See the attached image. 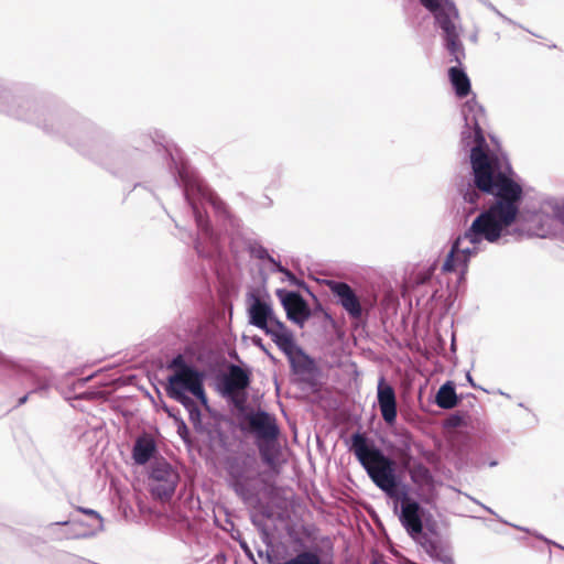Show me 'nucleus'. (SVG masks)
Segmentation results:
<instances>
[{"label": "nucleus", "mask_w": 564, "mask_h": 564, "mask_svg": "<svg viewBox=\"0 0 564 564\" xmlns=\"http://www.w3.org/2000/svg\"><path fill=\"white\" fill-rule=\"evenodd\" d=\"M538 210L564 224V197L544 196L540 199Z\"/></svg>", "instance_id": "f3484780"}, {"label": "nucleus", "mask_w": 564, "mask_h": 564, "mask_svg": "<svg viewBox=\"0 0 564 564\" xmlns=\"http://www.w3.org/2000/svg\"><path fill=\"white\" fill-rule=\"evenodd\" d=\"M167 395L180 402L193 416L196 411L193 399L195 397L203 405H207V397L204 390V375L194 367H183L175 370L167 379Z\"/></svg>", "instance_id": "7ed1b4c3"}, {"label": "nucleus", "mask_w": 564, "mask_h": 564, "mask_svg": "<svg viewBox=\"0 0 564 564\" xmlns=\"http://www.w3.org/2000/svg\"><path fill=\"white\" fill-rule=\"evenodd\" d=\"M82 512L88 514V516H91L94 517L96 520H97V524L98 527H101V518L99 517V514L95 511V510H91V509H83L80 508L79 509Z\"/></svg>", "instance_id": "a878e982"}, {"label": "nucleus", "mask_w": 564, "mask_h": 564, "mask_svg": "<svg viewBox=\"0 0 564 564\" xmlns=\"http://www.w3.org/2000/svg\"><path fill=\"white\" fill-rule=\"evenodd\" d=\"M372 564H386L384 556L379 554H373Z\"/></svg>", "instance_id": "bb28decb"}, {"label": "nucleus", "mask_w": 564, "mask_h": 564, "mask_svg": "<svg viewBox=\"0 0 564 564\" xmlns=\"http://www.w3.org/2000/svg\"><path fill=\"white\" fill-rule=\"evenodd\" d=\"M183 367H189V366L184 361V359H183V357L181 355H178L175 358H173L172 361L169 365V368L173 369L174 371L178 370V369H181Z\"/></svg>", "instance_id": "b1692460"}, {"label": "nucleus", "mask_w": 564, "mask_h": 564, "mask_svg": "<svg viewBox=\"0 0 564 564\" xmlns=\"http://www.w3.org/2000/svg\"><path fill=\"white\" fill-rule=\"evenodd\" d=\"M267 335L272 338L279 349L285 354L294 366L296 358L302 355V351L295 344L292 332L281 322L273 324Z\"/></svg>", "instance_id": "9d476101"}, {"label": "nucleus", "mask_w": 564, "mask_h": 564, "mask_svg": "<svg viewBox=\"0 0 564 564\" xmlns=\"http://www.w3.org/2000/svg\"><path fill=\"white\" fill-rule=\"evenodd\" d=\"M435 270V263H425L417 265L410 276V283L424 284L432 278Z\"/></svg>", "instance_id": "aec40b11"}, {"label": "nucleus", "mask_w": 564, "mask_h": 564, "mask_svg": "<svg viewBox=\"0 0 564 564\" xmlns=\"http://www.w3.org/2000/svg\"><path fill=\"white\" fill-rule=\"evenodd\" d=\"M465 121L462 140L470 147V164L474 182L478 189L491 194L496 202L477 216L470 228L453 245L442 270L466 272L467 262L476 254L482 240L495 242L510 232L519 215V204L523 195L520 178L502 151L490 148L482 135L481 126L486 121L482 107L473 98L462 107Z\"/></svg>", "instance_id": "f257e3e1"}, {"label": "nucleus", "mask_w": 564, "mask_h": 564, "mask_svg": "<svg viewBox=\"0 0 564 564\" xmlns=\"http://www.w3.org/2000/svg\"><path fill=\"white\" fill-rule=\"evenodd\" d=\"M55 525L70 527L73 531L67 534V536H69V538H83V536H87L90 534V532L88 530L82 528L83 524L80 522H76V521L55 522V523L50 524V528L55 527Z\"/></svg>", "instance_id": "4be33fe9"}, {"label": "nucleus", "mask_w": 564, "mask_h": 564, "mask_svg": "<svg viewBox=\"0 0 564 564\" xmlns=\"http://www.w3.org/2000/svg\"><path fill=\"white\" fill-rule=\"evenodd\" d=\"M26 400H28V395L22 397V398L19 400V404H23V403H25V402H26Z\"/></svg>", "instance_id": "7c9ffc66"}, {"label": "nucleus", "mask_w": 564, "mask_h": 564, "mask_svg": "<svg viewBox=\"0 0 564 564\" xmlns=\"http://www.w3.org/2000/svg\"><path fill=\"white\" fill-rule=\"evenodd\" d=\"M156 453V444L151 435L139 436L132 448V458L138 465H145Z\"/></svg>", "instance_id": "dca6fc26"}, {"label": "nucleus", "mask_w": 564, "mask_h": 564, "mask_svg": "<svg viewBox=\"0 0 564 564\" xmlns=\"http://www.w3.org/2000/svg\"><path fill=\"white\" fill-rule=\"evenodd\" d=\"M436 403L443 409H451L456 405L457 398L451 383H445L440 388L436 394Z\"/></svg>", "instance_id": "6ab92c4d"}, {"label": "nucleus", "mask_w": 564, "mask_h": 564, "mask_svg": "<svg viewBox=\"0 0 564 564\" xmlns=\"http://www.w3.org/2000/svg\"><path fill=\"white\" fill-rule=\"evenodd\" d=\"M47 387H48V383L44 384L43 387H40L39 389H44V388H47Z\"/></svg>", "instance_id": "2f4dec72"}, {"label": "nucleus", "mask_w": 564, "mask_h": 564, "mask_svg": "<svg viewBox=\"0 0 564 564\" xmlns=\"http://www.w3.org/2000/svg\"><path fill=\"white\" fill-rule=\"evenodd\" d=\"M442 29L444 40L449 52L458 59L462 52L459 13L452 0H420Z\"/></svg>", "instance_id": "20e7f679"}, {"label": "nucleus", "mask_w": 564, "mask_h": 564, "mask_svg": "<svg viewBox=\"0 0 564 564\" xmlns=\"http://www.w3.org/2000/svg\"><path fill=\"white\" fill-rule=\"evenodd\" d=\"M400 509V521L406 531L412 536L420 534L422 531V509L419 503L404 498L401 501Z\"/></svg>", "instance_id": "ddd939ff"}, {"label": "nucleus", "mask_w": 564, "mask_h": 564, "mask_svg": "<svg viewBox=\"0 0 564 564\" xmlns=\"http://www.w3.org/2000/svg\"><path fill=\"white\" fill-rule=\"evenodd\" d=\"M378 401L382 419L388 422V386L382 377L378 386Z\"/></svg>", "instance_id": "412c9836"}, {"label": "nucleus", "mask_w": 564, "mask_h": 564, "mask_svg": "<svg viewBox=\"0 0 564 564\" xmlns=\"http://www.w3.org/2000/svg\"><path fill=\"white\" fill-rule=\"evenodd\" d=\"M253 343H254L256 345H258V346H259V347H260V348H261V349H262V350H263L268 356H270V357H271V355L269 354V351H268V350L265 349V347L262 345V343H261V339H260V338H254V339H253Z\"/></svg>", "instance_id": "c85d7f7f"}, {"label": "nucleus", "mask_w": 564, "mask_h": 564, "mask_svg": "<svg viewBox=\"0 0 564 564\" xmlns=\"http://www.w3.org/2000/svg\"><path fill=\"white\" fill-rule=\"evenodd\" d=\"M449 78L458 96L463 97L469 93L470 83L463 70L457 67H452L449 69Z\"/></svg>", "instance_id": "a211bd4d"}, {"label": "nucleus", "mask_w": 564, "mask_h": 564, "mask_svg": "<svg viewBox=\"0 0 564 564\" xmlns=\"http://www.w3.org/2000/svg\"><path fill=\"white\" fill-rule=\"evenodd\" d=\"M249 322L253 326L262 329L265 334L269 332L270 327L275 323H281L273 314L272 306L270 303L261 300L256 295H250L249 297Z\"/></svg>", "instance_id": "1a4fd4ad"}, {"label": "nucleus", "mask_w": 564, "mask_h": 564, "mask_svg": "<svg viewBox=\"0 0 564 564\" xmlns=\"http://www.w3.org/2000/svg\"><path fill=\"white\" fill-rule=\"evenodd\" d=\"M327 285L345 311L355 318L361 315V305L354 290L344 282L328 281Z\"/></svg>", "instance_id": "f8f14e48"}, {"label": "nucleus", "mask_w": 564, "mask_h": 564, "mask_svg": "<svg viewBox=\"0 0 564 564\" xmlns=\"http://www.w3.org/2000/svg\"><path fill=\"white\" fill-rule=\"evenodd\" d=\"M479 197V193L476 189H471L465 194V200L476 204Z\"/></svg>", "instance_id": "393cba45"}, {"label": "nucleus", "mask_w": 564, "mask_h": 564, "mask_svg": "<svg viewBox=\"0 0 564 564\" xmlns=\"http://www.w3.org/2000/svg\"><path fill=\"white\" fill-rule=\"evenodd\" d=\"M257 256L260 259H268L275 267V270L278 272H281L285 275V279L288 281H290L291 283L295 282V276L289 270H286L280 263H278L272 257H270L265 249L261 248L260 250H258Z\"/></svg>", "instance_id": "5701e85b"}, {"label": "nucleus", "mask_w": 564, "mask_h": 564, "mask_svg": "<svg viewBox=\"0 0 564 564\" xmlns=\"http://www.w3.org/2000/svg\"><path fill=\"white\" fill-rule=\"evenodd\" d=\"M177 174L184 185V194L189 203L198 228V237L195 242L197 252L212 257L219 248V236L209 228L203 212L213 209L221 223V230L230 232L238 227V221L229 214L225 203L198 177L195 171L186 163H181Z\"/></svg>", "instance_id": "f03ea898"}, {"label": "nucleus", "mask_w": 564, "mask_h": 564, "mask_svg": "<svg viewBox=\"0 0 564 564\" xmlns=\"http://www.w3.org/2000/svg\"><path fill=\"white\" fill-rule=\"evenodd\" d=\"M282 304L288 317L297 324H303L310 316L304 300L297 293L286 292L282 296Z\"/></svg>", "instance_id": "4468645a"}, {"label": "nucleus", "mask_w": 564, "mask_h": 564, "mask_svg": "<svg viewBox=\"0 0 564 564\" xmlns=\"http://www.w3.org/2000/svg\"><path fill=\"white\" fill-rule=\"evenodd\" d=\"M258 476L259 469L253 460L246 459L230 467L234 489L243 500H248L253 495Z\"/></svg>", "instance_id": "6e6552de"}, {"label": "nucleus", "mask_w": 564, "mask_h": 564, "mask_svg": "<svg viewBox=\"0 0 564 564\" xmlns=\"http://www.w3.org/2000/svg\"><path fill=\"white\" fill-rule=\"evenodd\" d=\"M180 480L177 470L164 459H155L149 469V487L156 498L169 499L175 492Z\"/></svg>", "instance_id": "423d86ee"}, {"label": "nucleus", "mask_w": 564, "mask_h": 564, "mask_svg": "<svg viewBox=\"0 0 564 564\" xmlns=\"http://www.w3.org/2000/svg\"><path fill=\"white\" fill-rule=\"evenodd\" d=\"M389 486H390V497H391L393 495V491H394V480H393L391 475H390Z\"/></svg>", "instance_id": "c756f323"}, {"label": "nucleus", "mask_w": 564, "mask_h": 564, "mask_svg": "<svg viewBox=\"0 0 564 564\" xmlns=\"http://www.w3.org/2000/svg\"><path fill=\"white\" fill-rule=\"evenodd\" d=\"M249 376L242 368L231 365L224 380L225 392L234 397L243 391L249 386Z\"/></svg>", "instance_id": "2eb2a0df"}, {"label": "nucleus", "mask_w": 564, "mask_h": 564, "mask_svg": "<svg viewBox=\"0 0 564 564\" xmlns=\"http://www.w3.org/2000/svg\"><path fill=\"white\" fill-rule=\"evenodd\" d=\"M250 432L256 436L263 460L272 464V458L265 445L274 442L279 434L275 419L263 411L251 412L247 415Z\"/></svg>", "instance_id": "0eeeda50"}, {"label": "nucleus", "mask_w": 564, "mask_h": 564, "mask_svg": "<svg viewBox=\"0 0 564 564\" xmlns=\"http://www.w3.org/2000/svg\"><path fill=\"white\" fill-rule=\"evenodd\" d=\"M389 413H390V421H391L392 417L395 415L394 400H393V395H392L391 392H390V410H389Z\"/></svg>", "instance_id": "cd10ccee"}, {"label": "nucleus", "mask_w": 564, "mask_h": 564, "mask_svg": "<svg viewBox=\"0 0 564 564\" xmlns=\"http://www.w3.org/2000/svg\"><path fill=\"white\" fill-rule=\"evenodd\" d=\"M350 451L367 470L372 481L388 494V457L359 433L351 436Z\"/></svg>", "instance_id": "39448f33"}, {"label": "nucleus", "mask_w": 564, "mask_h": 564, "mask_svg": "<svg viewBox=\"0 0 564 564\" xmlns=\"http://www.w3.org/2000/svg\"><path fill=\"white\" fill-rule=\"evenodd\" d=\"M561 223L545 216L540 210H533L525 219L523 230L530 236L545 238L552 235Z\"/></svg>", "instance_id": "9b49d317"}]
</instances>
